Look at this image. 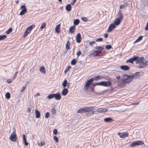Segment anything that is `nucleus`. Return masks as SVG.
Returning <instances> with one entry per match:
<instances>
[{"label":"nucleus","mask_w":148,"mask_h":148,"mask_svg":"<svg viewBox=\"0 0 148 148\" xmlns=\"http://www.w3.org/2000/svg\"><path fill=\"white\" fill-rule=\"evenodd\" d=\"M144 59L143 57L139 58L138 56H134L133 58L127 60L126 62L133 63L134 61H135L136 64H139V68H143L148 65V61Z\"/></svg>","instance_id":"nucleus-1"},{"label":"nucleus","mask_w":148,"mask_h":148,"mask_svg":"<svg viewBox=\"0 0 148 148\" xmlns=\"http://www.w3.org/2000/svg\"><path fill=\"white\" fill-rule=\"evenodd\" d=\"M123 76H126L127 78L125 79H123L122 81L123 83H124L129 84L132 82L133 79L132 78V77L131 76V75H125L124 74H123Z\"/></svg>","instance_id":"nucleus-2"},{"label":"nucleus","mask_w":148,"mask_h":148,"mask_svg":"<svg viewBox=\"0 0 148 148\" xmlns=\"http://www.w3.org/2000/svg\"><path fill=\"white\" fill-rule=\"evenodd\" d=\"M143 75V73L142 72H136L131 75V76L132 77L133 79H136L139 78L140 76Z\"/></svg>","instance_id":"nucleus-3"},{"label":"nucleus","mask_w":148,"mask_h":148,"mask_svg":"<svg viewBox=\"0 0 148 148\" xmlns=\"http://www.w3.org/2000/svg\"><path fill=\"white\" fill-rule=\"evenodd\" d=\"M144 144V143L141 141V140H138L136 142H134L132 143L130 145V147H133L135 146L136 145H143Z\"/></svg>","instance_id":"nucleus-4"},{"label":"nucleus","mask_w":148,"mask_h":148,"mask_svg":"<svg viewBox=\"0 0 148 148\" xmlns=\"http://www.w3.org/2000/svg\"><path fill=\"white\" fill-rule=\"evenodd\" d=\"M10 139L13 142L16 141L17 139V137L15 131L13 132V133L11 134L10 137Z\"/></svg>","instance_id":"nucleus-5"},{"label":"nucleus","mask_w":148,"mask_h":148,"mask_svg":"<svg viewBox=\"0 0 148 148\" xmlns=\"http://www.w3.org/2000/svg\"><path fill=\"white\" fill-rule=\"evenodd\" d=\"M94 80V79L93 78H92L90 79L89 80H88L86 83L85 85V90H87L88 88V87L90 84V83L92 82H93Z\"/></svg>","instance_id":"nucleus-6"},{"label":"nucleus","mask_w":148,"mask_h":148,"mask_svg":"<svg viewBox=\"0 0 148 148\" xmlns=\"http://www.w3.org/2000/svg\"><path fill=\"white\" fill-rule=\"evenodd\" d=\"M21 9H23L20 12L19 14L21 15L24 14L27 12V9L24 5H22L21 7Z\"/></svg>","instance_id":"nucleus-7"},{"label":"nucleus","mask_w":148,"mask_h":148,"mask_svg":"<svg viewBox=\"0 0 148 148\" xmlns=\"http://www.w3.org/2000/svg\"><path fill=\"white\" fill-rule=\"evenodd\" d=\"M114 24L112 23L109 26L108 28V32H111V31L113 29L115 28L116 27V26Z\"/></svg>","instance_id":"nucleus-8"},{"label":"nucleus","mask_w":148,"mask_h":148,"mask_svg":"<svg viewBox=\"0 0 148 148\" xmlns=\"http://www.w3.org/2000/svg\"><path fill=\"white\" fill-rule=\"evenodd\" d=\"M111 85V83L110 82L102 81V86H108Z\"/></svg>","instance_id":"nucleus-9"},{"label":"nucleus","mask_w":148,"mask_h":148,"mask_svg":"<svg viewBox=\"0 0 148 148\" xmlns=\"http://www.w3.org/2000/svg\"><path fill=\"white\" fill-rule=\"evenodd\" d=\"M108 110L107 108H99L97 110V112L99 113L104 112Z\"/></svg>","instance_id":"nucleus-10"},{"label":"nucleus","mask_w":148,"mask_h":148,"mask_svg":"<svg viewBox=\"0 0 148 148\" xmlns=\"http://www.w3.org/2000/svg\"><path fill=\"white\" fill-rule=\"evenodd\" d=\"M85 112H87L92 111V110L94 109V107H84Z\"/></svg>","instance_id":"nucleus-11"},{"label":"nucleus","mask_w":148,"mask_h":148,"mask_svg":"<svg viewBox=\"0 0 148 148\" xmlns=\"http://www.w3.org/2000/svg\"><path fill=\"white\" fill-rule=\"evenodd\" d=\"M100 53V51H94L92 52L91 55L94 56H98Z\"/></svg>","instance_id":"nucleus-12"},{"label":"nucleus","mask_w":148,"mask_h":148,"mask_svg":"<svg viewBox=\"0 0 148 148\" xmlns=\"http://www.w3.org/2000/svg\"><path fill=\"white\" fill-rule=\"evenodd\" d=\"M76 40L77 42L78 43H79L81 41V36L80 34L78 33L76 36Z\"/></svg>","instance_id":"nucleus-13"},{"label":"nucleus","mask_w":148,"mask_h":148,"mask_svg":"<svg viewBox=\"0 0 148 148\" xmlns=\"http://www.w3.org/2000/svg\"><path fill=\"white\" fill-rule=\"evenodd\" d=\"M68 92V89L66 88H64L62 90V95L64 96L66 95L67 94Z\"/></svg>","instance_id":"nucleus-14"},{"label":"nucleus","mask_w":148,"mask_h":148,"mask_svg":"<svg viewBox=\"0 0 148 148\" xmlns=\"http://www.w3.org/2000/svg\"><path fill=\"white\" fill-rule=\"evenodd\" d=\"M54 97L56 100H59L61 99V96L59 93H57L56 94H55Z\"/></svg>","instance_id":"nucleus-15"},{"label":"nucleus","mask_w":148,"mask_h":148,"mask_svg":"<svg viewBox=\"0 0 148 148\" xmlns=\"http://www.w3.org/2000/svg\"><path fill=\"white\" fill-rule=\"evenodd\" d=\"M121 69L123 70L127 71L129 69V67L127 65H122L120 66Z\"/></svg>","instance_id":"nucleus-16"},{"label":"nucleus","mask_w":148,"mask_h":148,"mask_svg":"<svg viewBox=\"0 0 148 148\" xmlns=\"http://www.w3.org/2000/svg\"><path fill=\"white\" fill-rule=\"evenodd\" d=\"M75 27L74 26H73L70 27L69 29V32H71V33H73L75 32Z\"/></svg>","instance_id":"nucleus-17"},{"label":"nucleus","mask_w":148,"mask_h":148,"mask_svg":"<svg viewBox=\"0 0 148 148\" xmlns=\"http://www.w3.org/2000/svg\"><path fill=\"white\" fill-rule=\"evenodd\" d=\"M36 117L37 118H39L40 116V112L37 109L35 110Z\"/></svg>","instance_id":"nucleus-18"},{"label":"nucleus","mask_w":148,"mask_h":148,"mask_svg":"<svg viewBox=\"0 0 148 148\" xmlns=\"http://www.w3.org/2000/svg\"><path fill=\"white\" fill-rule=\"evenodd\" d=\"M34 26L31 25L27 28L26 30V32H28V33H30L31 32V30L33 29Z\"/></svg>","instance_id":"nucleus-19"},{"label":"nucleus","mask_w":148,"mask_h":148,"mask_svg":"<svg viewBox=\"0 0 148 148\" xmlns=\"http://www.w3.org/2000/svg\"><path fill=\"white\" fill-rule=\"evenodd\" d=\"M86 115L87 116H89L94 114V111H90L87 112H86Z\"/></svg>","instance_id":"nucleus-20"},{"label":"nucleus","mask_w":148,"mask_h":148,"mask_svg":"<svg viewBox=\"0 0 148 148\" xmlns=\"http://www.w3.org/2000/svg\"><path fill=\"white\" fill-rule=\"evenodd\" d=\"M71 4H68L66 7V10L67 11H70L71 10Z\"/></svg>","instance_id":"nucleus-21"},{"label":"nucleus","mask_w":148,"mask_h":148,"mask_svg":"<svg viewBox=\"0 0 148 148\" xmlns=\"http://www.w3.org/2000/svg\"><path fill=\"white\" fill-rule=\"evenodd\" d=\"M121 21L118 18H116L115 19L114 21V23L116 25H118L121 22Z\"/></svg>","instance_id":"nucleus-22"},{"label":"nucleus","mask_w":148,"mask_h":148,"mask_svg":"<svg viewBox=\"0 0 148 148\" xmlns=\"http://www.w3.org/2000/svg\"><path fill=\"white\" fill-rule=\"evenodd\" d=\"M104 121L106 122H110L112 121V119L110 118H107L104 119Z\"/></svg>","instance_id":"nucleus-23"},{"label":"nucleus","mask_w":148,"mask_h":148,"mask_svg":"<svg viewBox=\"0 0 148 148\" xmlns=\"http://www.w3.org/2000/svg\"><path fill=\"white\" fill-rule=\"evenodd\" d=\"M118 14L119 16H118V17L117 18H118L121 21H122L123 19V15L120 12H119Z\"/></svg>","instance_id":"nucleus-24"},{"label":"nucleus","mask_w":148,"mask_h":148,"mask_svg":"<svg viewBox=\"0 0 148 148\" xmlns=\"http://www.w3.org/2000/svg\"><path fill=\"white\" fill-rule=\"evenodd\" d=\"M95 49L98 50L97 51H100V53H101V51L103 50V48L101 46H97L95 47Z\"/></svg>","instance_id":"nucleus-25"},{"label":"nucleus","mask_w":148,"mask_h":148,"mask_svg":"<svg viewBox=\"0 0 148 148\" xmlns=\"http://www.w3.org/2000/svg\"><path fill=\"white\" fill-rule=\"evenodd\" d=\"M84 108L83 107L79 109L77 111V113L85 112Z\"/></svg>","instance_id":"nucleus-26"},{"label":"nucleus","mask_w":148,"mask_h":148,"mask_svg":"<svg viewBox=\"0 0 148 148\" xmlns=\"http://www.w3.org/2000/svg\"><path fill=\"white\" fill-rule=\"evenodd\" d=\"M70 43L69 40L67 41L66 45V48L67 50L69 49H70Z\"/></svg>","instance_id":"nucleus-27"},{"label":"nucleus","mask_w":148,"mask_h":148,"mask_svg":"<svg viewBox=\"0 0 148 148\" xmlns=\"http://www.w3.org/2000/svg\"><path fill=\"white\" fill-rule=\"evenodd\" d=\"M60 24H59L57 25L56 27L55 31L57 33H59L60 32L59 30L60 27Z\"/></svg>","instance_id":"nucleus-28"},{"label":"nucleus","mask_w":148,"mask_h":148,"mask_svg":"<svg viewBox=\"0 0 148 148\" xmlns=\"http://www.w3.org/2000/svg\"><path fill=\"white\" fill-rule=\"evenodd\" d=\"M143 38L142 36H140L138 38H137L136 40L134 42V43H136L137 42H139L142 40Z\"/></svg>","instance_id":"nucleus-29"},{"label":"nucleus","mask_w":148,"mask_h":148,"mask_svg":"<svg viewBox=\"0 0 148 148\" xmlns=\"http://www.w3.org/2000/svg\"><path fill=\"white\" fill-rule=\"evenodd\" d=\"M79 23V20L78 19H76L74 21V25H77Z\"/></svg>","instance_id":"nucleus-30"},{"label":"nucleus","mask_w":148,"mask_h":148,"mask_svg":"<svg viewBox=\"0 0 148 148\" xmlns=\"http://www.w3.org/2000/svg\"><path fill=\"white\" fill-rule=\"evenodd\" d=\"M55 95V94H52L48 95L47 97H48L49 99H50L54 98Z\"/></svg>","instance_id":"nucleus-31"},{"label":"nucleus","mask_w":148,"mask_h":148,"mask_svg":"<svg viewBox=\"0 0 148 148\" xmlns=\"http://www.w3.org/2000/svg\"><path fill=\"white\" fill-rule=\"evenodd\" d=\"M40 70L41 72L42 73H45V68L43 66H42L40 67Z\"/></svg>","instance_id":"nucleus-32"},{"label":"nucleus","mask_w":148,"mask_h":148,"mask_svg":"<svg viewBox=\"0 0 148 148\" xmlns=\"http://www.w3.org/2000/svg\"><path fill=\"white\" fill-rule=\"evenodd\" d=\"M67 80H64V81L63 82V83L62 84V86H63V87L65 88L66 86L67 85Z\"/></svg>","instance_id":"nucleus-33"},{"label":"nucleus","mask_w":148,"mask_h":148,"mask_svg":"<svg viewBox=\"0 0 148 148\" xmlns=\"http://www.w3.org/2000/svg\"><path fill=\"white\" fill-rule=\"evenodd\" d=\"M5 96L6 98L7 99H9L10 97V93L9 92H7L5 94Z\"/></svg>","instance_id":"nucleus-34"},{"label":"nucleus","mask_w":148,"mask_h":148,"mask_svg":"<svg viewBox=\"0 0 148 148\" xmlns=\"http://www.w3.org/2000/svg\"><path fill=\"white\" fill-rule=\"evenodd\" d=\"M6 37L5 35L0 36V40L4 39L6 38Z\"/></svg>","instance_id":"nucleus-35"},{"label":"nucleus","mask_w":148,"mask_h":148,"mask_svg":"<svg viewBox=\"0 0 148 148\" xmlns=\"http://www.w3.org/2000/svg\"><path fill=\"white\" fill-rule=\"evenodd\" d=\"M76 63V61L75 59H73L71 61V63L72 65H75Z\"/></svg>","instance_id":"nucleus-36"},{"label":"nucleus","mask_w":148,"mask_h":148,"mask_svg":"<svg viewBox=\"0 0 148 148\" xmlns=\"http://www.w3.org/2000/svg\"><path fill=\"white\" fill-rule=\"evenodd\" d=\"M51 112L52 113V115H54L56 113V110L54 108H52L51 109Z\"/></svg>","instance_id":"nucleus-37"},{"label":"nucleus","mask_w":148,"mask_h":148,"mask_svg":"<svg viewBox=\"0 0 148 148\" xmlns=\"http://www.w3.org/2000/svg\"><path fill=\"white\" fill-rule=\"evenodd\" d=\"M12 28H10L9 29H8V30H7L6 33L7 34H9L11 32H12Z\"/></svg>","instance_id":"nucleus-38"},{"label":"nucleus","mask_w":148,"mask_h":148,"mask_svg":"<svg viewBox=\"0 0 148 148\" xmlns=\"http://www.w3.org/2000/svg\"><path fill=\"white\" fill-rule=\"evenodd\" d=\"M46 25V23H43L42 25L41 26H40V28L41 29H42L43 28H44L45 27Z\"/></svg>","instance_id":"nucleus-39"},{"label":"nucleus","mask_w":148,"mask_h":148,"mask_svg":"<svg viewBox=\"0 0 148 148\" xmlns=\"http://www.w3.org/2000/svg\"><path fill=\"white\" fill-rule=\"evenodd\" d=\"M105 48L106 49L109 50L112 48V47L110 45H106L105 46Z\"/></svg>","instance_id":"nucleus-40"},{"label":"nucleus","mask_w":148,"mask_h":148,"mask_svg":"<svg viewBox=\"0 0 148 148\" xmlns=\"http://www.w3.org/2000/svg\"><path fill=\"white\" fill-rule=\"evenodd\" d=\"M101 78V76L99 75H98L95 77L94 79L95 81H97L99 80Z\"/></svg>","instance_id":"nucleus-41"},{"label":"nucleus","mask_w":148,"mask_h":148,"mask_svg":"<svg viewBox=\"0 0 148 148\" xmlns=\"http://www.w3.org/2000/svg\"><path fill=\"white\" fill-rule=\"evenodd\" d=\"M53 139L57 143L58 141V138L56 136H53Z\"/></svg>","instance_id":"nucleus-42"},{"label":"nucleus","mask_w":148,"mask_h":148,"mask_svg":"<svg viewBox=\"0 0 148 148\" xmlns=\"http://www.w3.org/2000/svg\"><path fill=\"white\" fill-rule=\"evenodd\" d=\"M123 138L124 137H127L128 135V133L127 132H123Z\"/></svg>","instance_id":"nucleus-43"},{"label":"nucleus","mask_w":148,"mask_h":148,"mask_svg":"<svg viewBox=\"0 0 148 148\" xmlns=\"http://www.w3.org/2000/svg\"><path fill=\"white\" fill-rule=\"evenodd\" d=\"M49 116H50L49 113L48 112H47L45 114V117L47 119L49 117Z\"/></svg>","instance_id":"nucleus-44"},{"label":"nucleus","mask_w":148,"mask_h":148,"mask_svg":"<svg viewBox=\"0 0 148 148\" xmlns=\"http://www.w3.org/2000/svg\"><path fill=\"white\" fill-rule=\"evenodd\" d=\"M38 145L40 146H42L45 145V143L44 142H41L40 143H38Z\"/></svg>","instance_id":"nucleus-45"},{"label":"nucleus","mask_w":148,"mask_h":148,"mask_svg":"<svg viewBox=\"0 0 148 148\" xmlns=\"http://www.w3.org/2000/svg\"><path fill=\"white\" fill-rule=\"evenodd\" d=\"M82 19L85 22H86L88 21V19L87 18L84 17H82Z\"/></svg>","instance_id":"nucleus-46"},{"label":"nucleus","mask_w":148,"mask_h":148,"mask_svg":"<svg viewBox=\"0 0 148 148\" xmlns=\"http://www.w3.org/2000/svg\"><path fill=\"white\" fill-rule=\"evenodd\" d=\"M29 33H28L27 32H26V31H25L24 32V35L23 36L24 38H25V37H26Z\"/></svg>","instance_id":"nucleus-47"},{"label":"nucleus","mask_w":148,"mask_h":148,"mask_svg":"<svg viewBox=\"0 0 148 148\" xmlns=\"http://www.w3.org/2000/svg\"><path fill=\"white\" fill-rule=\"evenodd\" d=\"M58 133L57 130L56 129H55L53 130V134L55 135H56Z\"/></svg>","instance_id":"nucleus-48"},{"label":"nucleus","mask_w":148,"mask_h":148,"mask_svg":"<svg viewBox=\"0 0 148 148\" xmlns=\"http://www.w3.org/2000/svg\"><path fill=\"white\" fill-rule=\"evenodd\" d=\"M102 40H103L102 38H99L97 39L96 40V42H98V41H102Z\"/></svg>","instance_id":"nucleus-49"},{"label":"nucleus","mask_w":148,"mask_h":148,"mask_svg":"<svg viewBox=\"0 0 148 148\" xmlns=\"http://www.w3.org/2000/svg\"><path fill=\"white\" fill-rule=\"evenodd\" d=\"M95 43L94 41H92L89 42V45H92Z\"/></svg>","instance_id":"nucleus-50"},{"label":"nucleus","mask_w":148,"mask_h":148,"mask_svg":"<svg viewBox=\"0 0 148 148\" xmlns=\"http://www.w3.org/2000/svg\"><path fill=\"white\" fill-rule=\"evenodd\" d=\"M118 135H119L120 137L122 138H123V133H118Z\"/></svg>","instance_id":"nucleus-51"},{"label":"nucleus","mask_w":148,"mask_h":148,"mask_svg":"<svg viewBox=\"0 0 148 148\" xmlns=\"http://www.w3.org/2000/svg\"><path fill=\"white\" fill-rule=\"evenodd\" d=\"M25 88H26V87L25 86L21 88V92H23L24 91V90L25 89Z\"/></svg>","instance_id":"nucleus-52"},{"label":"nucleus","mask_w":148,"mask_h":148,"mask_svg":"<svg viewBox=\"0 0 148 148\" xmlns=\"http://www.w3.org/2000/svg\"><path fill=\"white\" fill-rule=\"evenodd\" d=\"M81 51H79L77 53L76 55L78 56H79L81 54Z\"/></svg>","instance_id":"nucleus-53"},{"label":"nucleus","mask_w":148,"mask_h":148,"mask_svg":"<svg viewBox=\"0 0 148 148\" xmlns=\"http://www.w3.org/2000/svg\"><path fill=\"white\" fill-rule=\"evenodd\" d=\"M125 5H121L120 8L121 9L124 8H125Z\"/></svg>","instance_id":"nucleus-54"},{"label":"nucleus","mask_w":148,"mask_h":148,"mask_svg":"<svg viewBox=\"0 0 148 148\" xmlns=\"http://www.w3.org/2000/svg\"><path fill=\"white\" fill-rule=\"evenodd\" d=\"M23 139L24 141H26L25 136V135H23Z\"/></svg>","instance_id":"nucleus-55"},{"label":"nucleus","mask_w":148,"mask_h":148,"mask_svg":"<svg viewBox=\"0 0 148 148\" xmlns=\"http://www.w3.org/2000/svg\"><path fill=\"white\" fill-rule=\"evenodd\" d=\"M31 110L30 108L29 107H28L27 110V111L28 112H30Z\"/></svg>","instance_id":"nucleus-56"},{"label":"nucleus","mask_w":148,"mask_h":148,"mask_svg":"<svg viewBox=\"0 0 148 148\" xmlns=\"http://www.w3.org/2000/svg\"><path fill=\"white\" fill-rule=\"evenodd\" d=\"M145 29L146 30H148V22L147 23L146 26L145 28Z\"/></svg>","instance_id":"nucleus-57"},{"label":"nucleus","mask_w":148,"mask_h":148,"mask_svg":"<svg viewBox=\"0 0 148 148\" xmlns=\"http://www.w3.org/2000/svg\"><path fill=\"white\" fill-rule=\"evenodd\" d=\"M24 143L25 145V146H27L28 145V143L27 142V141H24Z\"/></svg>","instance_id":"nucleus-58"},{"label":"nucleus","mask_w":148,"mask_h":148,"mask_svg":"<svg viewBox=\"0 0 148 148\" xmlns=\"http://www.w3.org/2000/svg\"><path fill=\"white\" fill-rule=\"evenodd\" d=\"M97 85H100L102 86V81L100 82H97Z\"/></svg>","instance_id":"nucleus-59"},{"label":"nucleus","mask_w":148,"mask_h":148,"mask_svg":"<svg viewBox=\"0 0 148 148\" xmlns=\"http://www.w3.org/2000/svg\"><path fill=\"white\" fill-rule=\"evenodd\" d=\"M7 82L8 83H10L11 82V80L10 79H7Z\"/></svg>","instance_id":"nucleus-60"},{"label":"nucleus","mask_w":148,"mask_h":148,"mask_svg":"<svg viewBox=\"0 0 148 148\" xmlns=\"http://www.w3.org/2000/svg\"><path fill=\"white\" fill-rule=\"evenodd\" d=\"M76 1V0H73V2L71 3V4L73 5Z\"/></svg>","instance_id":"nucleus-61"},{"label":"nucleus","mask_w":148,"mask_h":148,"mask_svg":"<svg viewBox=\"0 0 148 148\" xmlns=\"http://www.w3.org/2000/svg\"><path fill=\"white\" fill-rule=\"evenodd\" d=\"M108 34H107V33H106V34H104V37L105 38H107L108 37Z\"/></svg>","instance_id":"nucleus-62"},{"label":"nucleus","mask_w":148,"mask_h":148,"mask_svg":"<svg viewBox=\"0 0 148 148\" xmlns=\"http://www.w3.org/2000/svg\"><path fill=\"white\" fill-rule=\"evenodd\" d=\"M71 67L70 66H68L67 67V71H68V70L71 68Z\"/></svg>","instance_id":"nucleus-63"},{"label":"nucleus","mask_w":148,"mask_h":148,"mask_svg":"<svg viewBox=\"0 0 148 148\" xmlns=\"http://www.w3.org/2000/svg\"><path fill=\"white\" fill-rule=\"evenodd\" d=\"M16 77V74H14V75H13V80H14V79Z\"/></svg>","instance_id":"nucleus-64"}]
</instances>
